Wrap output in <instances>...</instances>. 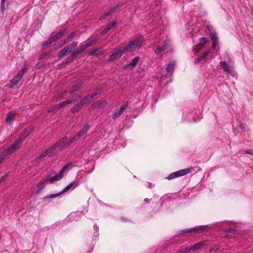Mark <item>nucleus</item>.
Segmentation results:
<instances>
[{"instance_id":"f257e3e1","label":"nucleus","mask_w":253,"mask_h":253,"mask_svg":"<svg viewBox=\"0 0 253 253\" xmlns=\"http://www.w3.org/2000/svg\"><path fill=\"white\" fill-rule=\"evenodd\" d=\"M143 42L144 39L142 36L140 35L136 36L133 39L130 40L126 46L123 47V50L134 51L141 47Z\"/></svg>"},{"instance_id":"f03ea898","label":"nucleus","mask_w":253,"mask_h":253,"mask_svg":"<svg viewBox=\"0 0 253 253\" xmlns=\"http://www.w3.org/2000/svg\"><path fill=\"white\" fill-rule=\"evenodd\" d=\"M214 225L212 224L201 225L193 227L189 229H186L181 230L178 231V235H181L183 233H192V232H200L204 231H207L209 229L212 228Z\"/></svg>"},{"instance_id":"7ed1b4c3","label":"nucleus","mask_w":253,"mask_h":253,"mask_svg":"<svg viewBox=\"0 0 253 253\" xmlns=\"http://www.w3.org/2000/svg\"><path fill=\"white\" fill-rule=\"evenodd\" d=\"M27 68H23L18 72L17 74L15 75L13 78L10 81V84L8 85L9 88H13L22 79L25 73L27 71Z\"/></svg>"},{"instance_id":"20e7f679","label":"nucleus","mask_w":253,"mask_h":253,"mask_svg":"<svg viewBox=\"0 0 253 253\" xmlns=\"http://www.w3.org/2000/svg\"><path fill=\"white\" fill-rule=\"evenodd\" d=\"M193 169V168L191 167L188 168L182 169L174 172L170 173L166 178L168 180H171L175 178L178 177L179 176L185 175L190 172H191Z\"/></svg>"},{"instance_id":"39448f33","label":"nucleus","mask_w":253,"mask_h":253,"mask_svg":"<svg viewBox=\"0 0 253 253\" xmlns=\"http://www.w3.org/2000/svg\"><path fill=\"white\" fill-rule=\"evenodd\" d=\"M22 143L23 142H22L19 138H17L9 147L7 148L3 151L8 156L19 149Z\"/></svg>"},{"instance_id":"423d86ee","label":"nucleus","mask_w":253,"mask_h":253,"mask_svg":"<svg viewBox=\"0 0 253 253\" xmlns=\"http://www.w3.org/2000/svg\"><path fill=\"white\" fill-rule=\"evenodd\" d=\"M72 167V164L68 163L65 165L60 171L59 173L55 174L51 178L48 177V181L50 183H53L54 181L60 180L63 176L64 172L69 168Z\"/></svg>"},{"instance_id":"0eeeda50","label":"nucleus","mask_w":253,"mask_h":253,"mask_svg":"<svg viewBox=\"0 0 253 253\" xmlns=\"http://www.w3.org/2000/svg\"><path fill=\"white\" fill-rule=\"evenodd\" d=\"M168 46L169 42L168 41L167 38H163L162 41V42L155 49V53L157 54H161L168 48Z\"/></svg>"},{"instance_id":"6e6552de","label":"nucleus","mask_w":253,"mask_h":253,"mask_svg":"<svg viewBox=\"0 0 253 253\" xmlns=\"http://www.w3.org/2000/svg\"><path fill=\"white\" fill-rule=\"evenodd\" d=\"M126 51L123 50V47H119L118 48H115L113 52L109 55L110 60H115L120 58L123 53Z\"/></svg>"},{"instance_id":"1a4fd4ad","label":"nucleus","mask_w":253,"mask_h":253,"mask_svg":"<svg viewBox=\"0 0 253 253\" xmlns=\"http://www.w3.org/2000/svg\"><path fill=\"white\" fill-rule=\"evenodd\" d=\"M200 43L196 45L193 49L194 54H196L201 50L206 44L209 42L208 39L206 37H202L199 39Z\"/></svg>"},{"instance_id":"9d476101","label":"nucleus","mask_w":253,"mask_h":253,"mask_svg":"<svg viewBox=\"0 0 253 253\" xmlns=\"http://www.w3.org/2000/svg\"><path fill=\"white\" fill-rule=\"evenodd\" d=\"M35 127L33 126H30L27 127L24 130H23L18 138H19L22 142L31 133L34 129Z\"/></svg>"},{"instance_id":"9b49d317","label":"nucleus","mask_w":253,"mask_h":253,"mask_svg":"<svg viewBox=\"0 0 253 253\" xmlns=\"http://www.w3.org/2000/svg\"><path fill=\"white\" fill-rule=\"evenodd\" d=\"M35 127L33 126H30L27 127L24 130H23L18 138H19L22 142L31 133L34 129Z\"/></svg>"},{"instance_id":"f8f14e48","label":"nucleus","mask_w":253,"mask_h":253,"mask_svg":"<svg viewBox=\"0 0 253 253\" xmlns=\"http://www.w3.org/2000/svg\"><path fill=\"white\" fill-rule=\"evenodd\" d=\"M67 139V137L66 136L63 137L54 144V146L56 147V148H59L61 150L65 149L68 147V146H66Z\"/></svg>"},{"instance_id":"ddd939ff","label":"nucleus","mask_w":253,"mask_h":253,"mask_svg":"<svg viewBox=\"0 0 253 253\" xmlns=\"http://www.w3.org/2000/svg\"><path fill=\"white\" fill-rule=\"evenodd\" d=\"M128 103H126V104L122 105L121 107L117 110L112 115V118L114 120L116 119L118 117L121 116L123 114V111L126 109V108L128 106Z\"/></svg>"},{"instance_id":"4468645a","label":"nucleus","mask_w":253,"mask_h":253,"mask_svg":"<svg viewBox=\"0 0 253 253\" xmlns=\"http://www.w3.org/2000/svg\"><path fill=\"white\" fill-rule=\"evenodd\" d=\"M210 35L212 41V47L213 49H215L218 43V38L217 36V34L215 32L211 31Z\"/></svg>"},{"instance_id":"2eb2a0df","label":"nucleus","mask_w":253,"mask_h":253,"mask_svg":"<svg viewBox=\"0 0 253 253\" xmlns=\"http://www.w3.org/2000/svg\"><path fill=\"white\" fill-rule=\"evenodd\" d=\"M76 57L77 55L74 52H73L68 58L62 61V62L60 64V66L61 67H65L66 64L72 62Z\"/></svg>"},{"instance_id":"dca6fc26","label":"nucleus","mask_w":253,"mask_h":253,"mask_svg":"<svg viewBox=\"0 0 253 253\" xmlns=\"http://www.w3.org/2000/svg\"><path fill=\"white\" fill-rule=\"evenodd\" d=\"M89 127L88 125L84 126L81 130H80L76 134V137H77L78 139L83 137V136L86 133L88 130Z\"/></svg>"},{"instance_id":"f3484780","label":"nucleus","mask_w":253,"mask_h":253,"mask_svg":"<svg viewBox=\"0 0 253 253\" xmlns=\"http://www.w3.org/2000/svg\"><path fill=\"white\" fill-rule=\"evenodd\" d=\"M116 24L117 23L116 21H113L111 23L108 24L102 31L101 35H104L107 34L113 27L116 26Z\"/></svg>"},{"instance_id":"a211bd4d","label":"nucleus","mask_w":253,"mask_h":253,"mask_svg":"<svg viewBox=\"0 0 253 253\" xmlns=\"http://www.w3.org/2000/svg\"><path fill=\"white\" fill-rule=\"evenodd\" d=\"M139 58H140L138 56H137V57L134 58L129 63L126 64L125 66V67L128 68H134L137 64Z\"/></svg>"},{"instance_id":"6ab92c4d","label":"nucleus","mask_w":253,"mask_h":253,"mask_svg":"<svg viewBox=\"0 0 253 253\" xmlns=\"http://www.w3.org/2000/svg\"><path fill=\"white\" fill-rule=\"evenodd\" d=\"M208 241H203L200 242L197 244H195L193 246H192V250H196L200 249L201 247H204L208 245Z\"/></svg>"},{"instance_id":"aec40b11","label":"nucleus","mask_w":253,"mask_h":253,"mask_svg":"<svg viewBox=\"0 0 253 253\" xmlns=\"http://www.w3.org/2000/svg\"><path fill=\"white\" fill-rule=\"evenodd\" d=\"M76 101V99H74V97H71L69 99H67L66 100L61 102L57 104V107L60 109L63 106H65L68 104L71 103L72 102Z\"/></svg>"},{"instance_id":"412c9836","label":"nucleus","mask_w":253,"mask_h":253,"mask_svg":"<svg viewBox=\"0 0 253 253\" xmlns=\"http://www.w3.org/2000/svg\"><path fill=\"white\" fill-rule=\"evenodd\" d=\"M88 47L86 43L81 45L80 47L77 49L76 50H74L73 52L75 53V54L77 55V56L83 52L85 50V49Z\"/></svg>"},{"instance_id":"4be33fe9","label":"nucleus","mask_w":253,"mask_h":253,"mask_svg":"<svg viewBox=\"0 0 253 253\" xmlns=\"http://www.w3.org/2000/svg\"><path fill=\"white\" fill-rule=\"evenodd\" d=\"M106 104V101L104 100H99L93 104V106L94 108H102L105 106Z\"/></svg>"},{"instance_id":"5701e85b","label":"nucleus","mask_w":253,"mask_h":253,"mask_svg":"<svg viewBox=\"0 0 253 253\" xmlns=\"http://www.w3.org/2000/svg\"><path fill=\"white\" fill-rule=\"evenodd\" d=\"M175 64V63L173 61H172L168 64L166 68V70L168 73H172L173 72Z\"/></svg>"},{"instance_id":"b1692460","label":"nucleus","mask_w":253,"mask_h":253,"mask_svg":"<svg viewBox=\"0 0 253 253\" xmlns=\"http://www.w3.org/2000/svg\"><path fill=\"white\" fill-rule=\"evenodd\" d=\"M220 64L222 67L224 71H225L227 73H229L230 72V69L228 65L226 63L225 61H220Z\"/></svg>"},{"instance_id":"393cba45","label":"nucleus","mask_w":253,"mask_h":253,"mask_svg":"<svg viewBox=\"0 0 253 253\" xmlns=\"http://www.w3.org/2000/svg\"><path fill=\"white\" fill-rule=\"evenodd\" d=\"M78 43V42H74L65 47L67 49L68 52L70 53L72 49L77 45Z\"/></svg>"},{"instance_id":"a878e982","label":"nucleus","mask_w":253,"mask_h":253,"mask_svg":"<svg viewBox=\"0 0 253 253\" xmlns=\"http://www.w3.org/2000/svg\"><path fill=\"white\" fill-rule=\"evenodd\" d=\"M47 182H49L48 177L42 179L37 184L38 188L41 190L43 188V184Z\"/></svg>"},{"instance_id":"bb28decb","label":"nucleus","mask_w":253,"mask_h":253,"mask_svg":"<svg viewBox=\"0 0 253 253\" xmlns=\"http://www.w3.org/2000/svg\"><path fill=\"white\" fill-rule=\"evenodd\" d=\"M70 53L67 50V49L64 47L63 49L61 50L59 53H58V58L61 59L64 56L67 55L68 54Z\"/></svg>"},{"instance_id":"cd10ccee","label":"nucleus","mask_w":253,"mask_h":253,"mask_svg":"<svg viewBox=\"0 0 253 253\" xmlns=\"http://www.w3.org/2000/svg\"><path fill=\"white\" fill-rule=\"evenodd\" d=\"M101 52L100 48H95L92 50L90 51L88 54L89 55L92 56V55H97L100 54Z\"/></svg>"},{"instance_id":"c85d7f7f","label":"nucleus","mask_w":253,"mask_h":253,"mask_svg":"<svg viewBox=\"0 0 253 253\" xmlns=\"http://www.w3.org/2000/svg\"><path fill=\"white\" fill-rule=\"evenodd\" d=\"M55 149H56V147L54 146V145H53L52 146L48 148L46 150V151L47 152L48 154V156L51 157V156H53L54 152Z\"/></svg>"},{"instance_id":"c756f323","label":"nucleus","mask_w":253,"mask_h":253,"mask_svg":"<svg viewBox=\"0 0 253 253\" xmlns=\"http://www.w3.org/2000/svg\"><path fill=\"white\" fill-rule=\"evenodd\" d=\"M14 116V114L12 112H9L6 116V122L8 123H9L11 122L13 118V117Z\"/></svg>"},{"instance_id":"7c9ffc66","label":"nucleus","mask_w":253,"mask_h":253,"mask_svg":"<svg viewBox=\"0 0 253 253\" xmlns=\"http://www.w3.org/2000/svg\"><path fill=\"white\" fill-rule=\"evenodd\" d=\"M63 193V192L61 191V192H60L58 193L53 194H51L48 196H46V197L43 198L42 199L45 200V199H49V198H56L58 196H60V195H61Z\"/></svg>"},{"instance_id":"2f4dec72","label":"nucleus","mask_w":253,"mask_h":253,"mask_svg":"<svg viewBox=\"0 0 253 253\" xmlns=\"http://www.w3.org/2000/svg\"><path fill=\"white\" fill-rule=\"evenodd\" d=\"M82 107L78 103L76 105L71 109V111L73 113L77 112Z\"/></svg>"},{"instance_id":"473e14b6","label":"nucleus","mask_w":253,"mask_h":253,"mask_svg":"<svg viewBox=\"0 0 253 253\" xmlns=\"http://www.w3.org/2000/svg\"><path fill=\"white\" fill-rule=\"evenodd\" d=\"M119 6H120L119 5H116L114 6L111 7L109 11L107 12L108 15L110 16L112 15L115 12V11L119 7Z\"/></svg>"},{"instance_id":"72a5a7b5","label":"nucleus","mask_w":253,"mask_h":253,"mask_svg":"<svg viewBox=\"0 0 253 253\" xmlns=\"http://www.w3.org/2000/svg\"><path fill=\"white\" fill-rule=\"evenodd\" d=\"M76 32H73L71 33L66 39H65V40L67 41V42H69L71 41L76 36Z\"/></svg>"},{"instance_id":"f704fd0d","label":"nucleus","mask_w":253,"mask_h":253,"mask_svg":"<svg viewBox=\"0 0 253 253\" xmlns=\"http://www.w3.org/2000/svg\"><path fill=\"white\" fill-rule=\"evenodd\" d=\"M52 43H53L52 42L49 38L46 41L43 42L42 46L43 48H45L47 46L51 45Z\"/></svg>"},{"instance_id":"c9c22d12","label":"nucleus","mask_w":253,"mask_h":253,"mask_svg":"<svg viewBox=\"0 0 253 253\" xmlns=\"http://www.w3.org/2000/svg\"><path fill=\"white\" fill-rule=\"evenodd\" d=\"M98 40V38H93L92 40H90L89 41H88L86 43V45L88 47H89L93 45L94 43H95Z\"/></svg>"},{"instance_id":"e433bc0d","label":"nucleus","mask_w":253,"mask_h":253,"mask_svg":"<svg viewBox=\"0 0 253 253\" xmlns=\"http://www.w3.org/2000/svg\"><path fill=\"white\" fill-rule=\"evenodd\" d=\"M191 251H193L191 246L183 249L180 250L178 252L179 253H187Z\"/></svg>"},{"instance_id":"4c0bfd02","label":"nucleus","mask_w":253,"mask_h":253,"mask_svg":"<svg viewBox=\"0 0 253 253\" xmlns=\"http://www.w3.org/2000/svg\"><path fill=\"white\" fill-rule=\"evenodd\" d=\"M75 185V182H72L71 183H70V184H69L66 187H65L62 190V191L63 192V193H64L66 191H67L68 190H69L72 186H73L74 185Z\"/></svg>"},{"instance_id":"58836bf2","label":"nucleus","mask_w":253,"mask_h":253,"mask_svg":"<svg viewBox=\"0 0 253 253\" xmlns=\"http://www.w3.org/2000/svg\"><path fill=\"white\" fill-rule=\"evenodd\" d=\"M78 138L77 137H76V135L73 136V137L71 138L69 141L66 140V146H68V147L71 145L73 142Z\"/></svg>"},{"instance_id":"ea45409f","label":"nucleus","mask_w":253,"mask_h":253,"mask_svg":"<svg viewBox=\"0 0 253 253\" xmlns=\"http://www.w3.org/2000/svg\"><path fill=\"white\" fill-rule=\"evenodd\" d=\"M67 41L65 40L61 41L56 45V48H58L62 46H63L64 44H65L67 43Z\"/></svg>"},{"instance_id":"a19ab883","label":"nucleus","mask_w":253,"mask_h":253,"mask_svg":"<svg viewBox=\"0 0 253 253\" xmlns=\"http://www.w3.org/2000/svg\"><path fill=\"white\" fill-rule=\"evenodd\" d=\"M66 32V29H63L61 30H60L57 33H56V35L58 37V38H60Z\"/></svg>"},{"instance_id":"79ce46f5","label":"nucleus","mask_w":253,"mask_h":253,"mask_svg":"<svg viewBox=\"0 0 253 253\" xmlns=\"http://www.w3.org/2000/svg\"><path fill=\"white\" fill-rule=\"evenodd\" d=\"M59 109V108L57 107V104L53 107H52L51 108L49 109L47 111L48 113H50L51 112H54L57 110Z\"/></svg>"},{"instance_id":"37998d69","label":"nucleus","mask_w":253,"mask_h":253,"mask_svg":"<svg viewBox=\"0 0 253 253\" xmlns=\"http://www.w3.org/2000/svg\"><path fill=\"white\" fill-rule=\"evenodd\" d=\"M7 157L6 154L2 151L0 155V164Z\"/></svg>"},{"instance_id":"c03bdc74","label":"nucleus","mask_w":253,"mask_h":253,"mask_svg":"<svg viewBox=\"0 0 253 253\" xmlns=\"http://www.w3.org/2000/svg\"><path fill=\"white\" fill-rule=\"evenodd\" d=\"M49 39L51 40V42H52L59 39L58 37L56 35V34L55 35H51L50 36Z\"/></svg>"},{"instance_id":"a18cd8bd","label":"nucleus","mask_w":253,"mask_h":253,"mask_svg":"<svg viewBox=\"0 0 253 253\" xmlns=\"http://www.w3.org/2000/svg\"><path fill=\"white\" fill-rule=\"evenodd\" d=\"M94 228L96 231V234H95L94 235H95V237H98V236H99V234H98L99 227L96 225H94Z\"/></svg>"},{"instance_id":"49530a36","label":"nucleus","mask_w":253,"mask_h":253,"mask_svg":"<svg viewBox=\"0 0 253 253\" xmlns=\"http://www.w3.org/2000/svg\"><path fill=\"white\" fill-rule=\"evenodd\" d=\"M109 15H108V13L106 12L105 13H104L100 17V20H104L106 19V18L107 17V16H109Z\"/></svg>"},{"instance_id":"de8ad7c7","label":"nucleus","mask_w":253,"mask_h":253,"mask_svg":"<svg viewBox=\"0 0 253 253\" xmlns=\"http://www.w3.org/2000/svg\"><path fill=\"white\" fill-rule=\"evenodd\" d=\"M210 53V51H206L203 53V54L201 56V58H202L203 60L205 59L206 57L208 56L209 54Z\"/></svg>"},{"instance_id":"09e8293b","label":"nucleus","mask_w":253,"mask_h":253,"mask_svg":"<svg viewBox=\"0 0 253 253\" xmlns=\"http://www.w3.org/2000/svg\"><path fill=\"white\" fill-rule=\"evenodd\" d=\"M79 103L82 107H83L84 104L87 103V102L83 98L80 101V102H79Z\"/></svg>"},{"instance_id":"8fccbe9b","label":"nucleus","mask_w":253,"mask_h":253,"mask_svg":"<svg viewBox=\"0 0 253 253\" xmlns=\"http://www.w3.org/2000/svg\"><path fill=\"white\" fill-rule=\"evenodd\" d=\"M46 156H48V153L46 151V150L45 151H44V152H43L42 154H41V155L40 156V158H43V157H44Z\"/></svg>"},{"instance_id":"3c124183","label":"nucleus","mask_w":253,"mask_h":253,"mask_svg":"<svg viewBox=\"0 0 253 253\" xmlns=\"http://www.w3.org/2000/svg\"><path fill=\"white\" fill-rule=\"evenodd\" d=\"M84 99L87 102H89L90 101V100H91V98H90V97L89 95H87V96H86L84 98Z\"/></svg>"},{"instance_id":"603ef678","label":"nucleus","mask_w":253,"mask_h":253,"mask_svg":"<svg viewBox=\"0 0 253 253\" xmlns=\"http://www.w3.org/2000/svg\"><path fill=\"white\" fill-rule=\"evenodd\" d=\"M47 55H48L47 53H44L40 55L39 56V59L41 60V59H43V58L45 57Z\"/></svg>"},{"instance_id":"864d4df0","label":"nucleus","mask_w":253,"mask_h":253,"mask_svg":"<svg viewBox=\"0 0 253 253\" xmlns=\"http://www.w3.org/2000/svg\"><path fill=\"white\" fill-rule=\"evenodd\" d=\"M203 60L202 58H201V57H199L197 58H196L195 61H194V63L195 64H198V63H199L200 62H201L202 60Z\"/></svg>"},{"instance_id":"5fc2aeb1","label":"nucleus","mask_w":253,"mask_h":253,"mask_svg":"<svg viewBox=\"0 0 253 253\" xmlns=\"http://www.w3.org/2000/svg\"><path fill=\"white\" fill-rule=\"evenodd\" d=\"M234 230L233 228H228L224 230V231L228 233H230L232 232Z\"/></svg>"},{"instance_id":"6e6d98bb","label":"nucleus","mask_w":253,"mask_h":253,"mask_svg":"<svg viewBox=\"0 0 253 253\" xmlns=\"http://www.w3.org/2000/svg\"><path fill=\"white\" fill-rule=\"evenodd\" d=\"M82 97V95H79V94H76L74 96H73V97L75 99H76V101L79 98H81Z\"/></svg>"},{"instance_id":"4d7b16f0","label":"nucleus","mask_w":253,"mask_h":253,"mask_svg":"<svg viewBox=\"0 0 253 253\" xmlns=\"http://www.w3.org/2000/svg\"><path fill=\"white\" fill-rule=\"evenodd\" d=\"M245 153L246 154L253 155V151L252 150H250V149L246 150Z\"/></svg>"},{"instance_id":"13d9d810","label":"nucleus","mask_w":253,"mask_h":253,"mask_svg":"<svg viewBox=\"0 0 253 253\" xmlns=\"http://www.w3.org/2000/svg\"><path fill=\"white\" fill-rule=\"evenodd\" d=\"M97 93H92L91 94H89V95L90 96V98H92L93 97H94V96H95L96 95H97Z\"/></svg>"},{"instance_id":"bf43d9fd","label":"nucleus","mask_w":253,"mask_h":253,"mask_svg":"<svg viewBox=\"0 0 253 253\" xmlns=\"http://www.w3.org/2000/svg\"><path fill=\"white\" fill-rule=\"evenodd\" d=\"M144 202L145 203H149L150 202V200L147 198H146L144 200Z\"/></svg>"},{"instance_id":"052dcab7","label":"nucleus","mask_w":253,"mask_h":253,"mask_svg":"<svg viewBox=\"0 0 253 253\" xmlns=\"http://www.w3.org/2000/svg\"><path fill=\"white\" fill-rule=\"evenodd\" d=\"M5 0H1V6H3V4H4V2H5Z\"/></svg>"},{"instance_id":"680f3d73","label":"nucleus","mask_w":253,"mask_h":253,"mask_svg":"<svg viewBox=\"0 0 253 253\" xmlns=\"http://www.w3.org/2000/svg\"><path fill=\"white\" fill-rule=\"evenodd\" d=\"M212 58H213V57H212V56H211L209 57V58H210V59H212Z\"/></svg>"},{"instance_id":"e2e57ef3","label":"nucleus","mask_w":253,"mask_h":253,"mask_svg":"<svg viewBox=\"0 0 253 253\" xmlns=\"http://www.w3.org/2000/svg\"><path fill=\"white\" fill-rule=\"evenodd\" d=\"M122 219L123 220H124V221H125V219L124 218H123V217L122 218Z\"/></svg>"}]
</instances>
